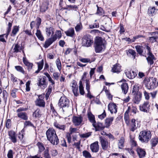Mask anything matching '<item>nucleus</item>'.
Instances as JSON below:
<instances>
[{
    "instance_id": "aec40b11",
    "label": "nucleus",
    "mask_w": 158,
    "mask_h": 158,
    "mask_svg": "<svg viewBox=\"0 0 158 158\" xmlns=\"http://www.w3.org/2000/svg\"><path fill=\"white\" fill-rule=\"evenodd\" d=\"M136 151L139 158H143L145 156L146 153L144 149L141 148H138L136 150Z\"/></svg>"
},
{
    "instance_id": "c756f323",
    "label": "nucleus",
    "mask_w": 158,
    "mask_h": 158,
    "mask_svg": "<svg viewBox=\"0 0 158 158\" xmlns=\"http://www.w3.org/2000/svg\"><path fill=\"white\" fill-rule=\"evenodd\" d=\"M23 61L24 64L28 67V69H31L32 68L33 65V64L28 62L26 58H23Z\"/></svg>"
},
{
    "instance_id": "f704fd0d",
    "label": "nucleus",
    "mask_w": 158,
    "mask_h": 158,
    "mask_svg": "<svg viewBox=\"0 0 158 158\" xmlns=\"http://www.w3.org/2000/svg\"><path fill=\"white\" fill-rule=\"evenodd\" d=\"M78 9V7L75 5H68L66 6L65 9H67L68 10H74L77 11Z\"/></svg>"
},
{
    "instance_id": "09e8293b",
    "label": "nucleus",
    "mask_w": 158,
    "mask_h": 158,
    "mask_svg": "<svg viewBox=\"0 0 158 158\" xmlns=\"http://www.w3.org/2000/svg\"><path fill=\"white\" fill-rule=\"evenodd\" d=\"M33 116L36 118H40L41 116L40 112L39 110H36L33 113Z\"/></svg>"
},
{
    "instance_id": "052dcab7",
    "label": "nucleus",
    "mask_w": 158,
    "mask_h": 158,
    "mask_svg": "<svg viewBox=\"0 0 158 158\" xmlns=\"http://www.w3.org/2000/svg\"><path fill=\"white\" fill-rule=\"evenodd\" d=\"M138 89L137 86L136 85H134L132 88V93L133 94L135 95L136 94L137 92H138Z\"/></svg>"
},
{
    "instance_id": "bb28decb",
    "label": "nucleus",
    "mask_w": 158,
    "mask_h": 158,
    "mask_svg": "<svg viewBox=\"0 0 158 158\" xmlns=\"http://www.w3.org/2000/svg\"><path fill=\"white\" fill-rule=\"evenodd\" d=\"M88 117L89 121L92 123V125L95 124L96 121L94 116L91 112H89L88 114Z\"/></svg>"
},
{
    "instance_id": "5701e85b",
    "label": "nucleus",
    "mask_w": 158,
    "mask_h": 158,
    "mask_svg": "<svg viewBox=\"0 0 158 158\" xmlns=\"http://www.w3.org/2000/svg\"><path fill=\"white\" fill-rule=\"evenodd\" d=\"M64 32L67 36L71 37H73L75 35L74 28L72 27L69 28Z\"/></svg>"
},
{
    "instance_id": "49530a36",
    "label": "nucleus",
    "mask_w": 158,
    "mask_h": 158,
    "mask_svg": "<svg viewBox=\"0 0 158 158\" xmlns=\"http://www.w3.org/2000/svg\"><path fill=\"white\" fill-rule=\"evenodd\" d=\"M97 10L96 14L99 15H102L104 14V11L102 8L101 7H99L97 5Z\"/></svg>"
},
{
    "instance_id": "a18cd8bd",
    "label": "nucleus",
    "mask_w": 158,
    "mask_h": 158,
    "mask_svg": "<svg viewBox=\"0 0 158 158\" xmlns=\"http://www.w3.org/2000/svg\"><path fill=\"white\" fill-rule=\"evenodd\" d=\"M12 26V23L10 22H9L8 25V27L7 28L6 35V36H5L6 38H7L9 33L11 31Z\"/></svg>"
},
{
    "instance_id": "5fc2aeb1",
    "label": "nucleus",
    "mask_w": 158,
    "mask_h": 158,
    "mask_svg": "<svg viewBox=\"0 0 158 158\" xmlns=\"http://www.w3.org/2000/svg\"><path fill=\"white\" fill-rule=\"evenodd\" d=\"M158 36H154L149 37V40L150 42L152 43H153L156 42Z\"/></svg>"
},
{
    "instance_id": "b1692460",
    "label": "nucleus",
    "mask_w": 158,
    "mask_h": 158,
    "mask_svg": "<svg viewBox=\"0 0 158 158\" xmlns=\"http://www.w3.org/2000/svg\"><path fill=\"white\" fill-rule=\"evenodd\" d=\"M157 10L155 7H149L148 10V14L150 16H153L156 15Z\"/></svg>"
},
{
    "instance_id": "20e7f679",
    "label": "nucleus",
    "mask_w": 158,
    "mask_h": 158,
    "mask_svg": "<svg viewBox=\"0 0 158 158\" xmlns=\"http://www.w3.org/2000/svg\"><path fill=\"white\" fill-rule=\"evenodd\" d=\"M151 132L149 131H141L139 133V139L142 143H147L151 138Z\"/></svg>"
},
{
    "instance_id": "6e6d98bb",
    "label": "nucleus",
    "mask_w": 158,
    "mask_h": 158,
    "mask_svg": "<svg viewBox=\"0 0 158 158\" xmlns=\"http://www.w3.org/2000/svg\"><path fill=\"white\" fill-rule=\"evenodd\" d=\"M15 69L18 71L24 74V71L23 68L20 66H16L15 67Z\"/></svg>"
},
{
    "instance_id": "6e6552de",
    "label": "nucleus",
    "mask_w": 158,
    "mask_h": 158,
    "mask_svg": "<svg viewBox=\"0 0 158 158\" xmlns=\"http://www.w3.org/2000/svg\"><path fill=\"white\" fill-rule=\"evenodd\" d=\"M150 104L148 101L144 102L143 103L139 106L140 110L141 111L148 113L150 110Z\"/></svg>"
},
{
    "instance_id": "603ef678",
    "label": "nucleus",
    "mask_w": 158,
    "mask_h": 158,
    "mask_svg": "<svg viewBox=\"0 0 158 158\" xmlns=\"http://www.w3.org/2000/svg\"><path fill=\"white\" fill-rule=\"evenodd\" d=\"M24 127H28V126H30L33 127L34 128H35V127L33 124L30 121H26L24 123Z\"/></svg>"
},
{
    "instance_id": "8fccbe9b",
    "label": "nucleus",
    "mask_w": 158,
    "mask_h": 158,
    "mask_svg": "<svg viewBox=\"0 0 158 158\" xmlns=\"http://www.w3.org/2000/svg\"><path fill=\"white\" fill-rule=\"evenodd\" d=\"M56 63L58 69L59 71H60L61 69V64L59 58H57L56 59Z\"/></svg>"
},
{
    "instance_id": "473e14b6",
    "label": "nucleus",
    "mask_w": 158,
    "mask_h": 158,
    "mask_svg": "<svg viewBox=\"0 0 158 158\" xmlns=\"http://www.w3.org/2000/svg\"><path fill=\"white\" fill-rule=\"evenodd\" d=\"M19 31V26H14L13 28L11 36H15L16 34Z\"/></svg>"
},
{
    "instance_id": "2eb2a0df",
    "label": "nucleus",
    "mask_w": 158,
    "mask_h": 158,
    "mask_svg": "<svg viewBox=\"0 0 158 158\" xmlns=\"http://www.w3.org/2000/svg\"><path fill=\"white\" fill-rule=\"evenodd\" d=\"M45 31L46 34L48 36L51 35V37L54 33V28L51 26H48L46 27Z\"/></svg>"
},
{
    "instance_id": "7ed1b4c3",
    "label": "nucleus",
    "mask_w": 158,
    "mask_h": 158,
    "mask_svg": "<svg viewBox=\"0 0 158 158\" xmlns=\"http://www.w3.org/2000/svg\"><path fill=\"white\" fill-rule=\"evenodd\" d=\"M61 37V32L60 30H57L54 35H53L52 36L47 40L44 44V47L45 48H48L55 41L57 38H60Z\"/></svg>"
},
{
    "instance_id": "dca6fc26",
    "label": "nucleus",
    "mask_w": 158,
    "mask_h": 158,
    "mask_svg": "<svg viewBox=\"0 0 158 158\" xmlns=\"http://www.w3.org/2000/svg\"><path fill=\"white\" fill-rule=\"evenodd\" d=\"M93 126L95 128L96 131L102 130L104 129L105 128L104 126L102 123L100 122H97L96 123V122L95 123V124L93 125Z\"/></svg>"
},
{
    "instance_id": "39448f33",
    "label": "nucleus",
    "mask_w": 158,
    "mask_h": 158,
    "mask_svg": "<svg viewBox=\"0 0 158 158\" xmlns=\"http://www.w3.org/2000/svg\"><path fill=\"white\" fill-rule=\"evenodd\" d=\"M93 38L89 35L83 36L82 39L81 44L82 46L89 47L93 43Z\"/></svg>"
},
{
    "instance_id": "c85d7f7f",
    "label": "nucleus",
    "mask_w": 158,
    "mask_h": 158,
    "mask_svg": "<svg viewBox=\"0 0 158 158\" xmlns=\"http://www.w3.org/2000/svg\"><path fill=\"white\" fill-rule=\"evenodd\" d=\"M114 119L113 117H110L106 118L105 120V125L106 127L108 128L112 123Z\"/></svg>"
},
{
    "instance_id": "c9c22d12",
    "label": "nucleus",
    "mask_w": 158,
    "mask_h": 158,
    "mask_svg": "<svg viewBox=\"0 0 158 158\" xmlns=\"http://www.w3.org/2000/svg\"><path fill=\"white\" fill-rule=\"evenodd\" d=\"M37 28L36 32L35 33L36 35L39 39L41 41H43L44 40V38L41 34L40 31Z\"/></svg>"
},
{
    "instance_id": "c03bdc74",
    "label": "nucleus",
    "mask_w": 158,
    "mask_h": 158,
    "mask_svg": "<svg viewBox=\"0 0 158 158\" xmlns=\"http://www.w3.org/2000/svg\"><path fill=\"white\" fill-rule=\"evenodd\" d=\"M83 156L85 158H92L91 155L90 153L88 151L85 150L82 152Z\"/></svg>"
},
{
    "instance_id": "69168bd1",
    "label": "nucleus",
    "mask_w": 158,
    "mask_h": 158,
    "mask_svg": "<svg viewBox=\"0 0 158 158\" xmlns=\"http://www.w3.org/2000/svg\"><path fill=\"white\" fill-rule=\"evenodd\" d=\"M60 75V73L57 72H54L53 74V76L54 79L56 80H58L59 78V77Z\"/></svg>"
},
{
    "instance_id": "cd10ccee",
    "label": "nucleus",
    "mask_w": 158,
    "mask_h": 158,
    "mask_svg": "<svg viewBox=\"0 0 158 158\" xmlns=\"http://www.w3.org/2000/svg\"><path fill=\"white\" fill-rule=\"evenodd\" d=\"M121 87L123 92L124 94H126L127 93L128 89L127 84L126 83H123L121 85Z\"/></svg>"
},
{
    "instance_id": "864d4df0",
    "label": "nucleus",
    "mask_w": 158,
    "mask_h": 158,
    "mask_svg": "<svg viewBox=\"0 0 158 158\" xmlns=\"http://www.w3.org/2000/svg\"><path fill=\"white\" fill-rule=\"evenodd\" d=\"M128 54L132 55L134 59L135 58L136 53L134 50L131 49H129L128 51Z\"/></svg>"
},
{
    "instance_id": "0e129e2a",
    "label": "nucleus",
    "mask_w": 158,
    "mask_h": 158,
    "mask_svg": "<svg viewBox=\"0 0 158 158\" xmlns=\"http://www.w3.org/2000/svg\"><path fill=\"white\" fill-rule=\"evenodd\" d=\"M31 82V81H28L26 83V91L28 92L30 90V85Z\"/></svg>"
},
{
    "instance_id": "f03ea898",
    "label": "nucleus",
    "mask_w": 158,
    "mask_h": 158,
    "mask_svg": "<svg viewBox=\"0 0 158 158\" xmlns=\"http://www.w3.org/2000/svg\"><path fill=\"white\" fill-rule=\"evenodd\" d=\"M144 83L146 87L148 89H154L158 85L156 79L155 78H146L144 80Z\"/></svg>"
},
{
    "instance_id": "a878e982",
    "label": "nucleus",
    "mask_w": 158,
    "mask_h": 158,
    "mask_svg": "<svg viewBox=\"0 0 158 158\" xmlns=\"http://www.w3.org/2000/svg\"><path fill=\"white\" fill-rule=\"evenodd\" d=\"M113 72L118 73L121 71V66L119 64H116L114 65L112 69Z\"/></svg>"
},
{
    "instance_id": "de8ad7c7",
    "label": "nucleus",
    "mask_w": 158,
    "mask_h": 158,
    "mask_svg": "<svg viewBox=\"0 0 158 158\" xmlns=\"http://www.w3.org/2000/svg\"><path fill=\"white\" fill-rule=\"evenodd\" d=\"M37 145L39 148L40 152H41L45 149V148L42 143L39 142L37 143Z\"/></svg>"
},
{
    "instance_id": "bf43d9fd",
    "label": "nucleus",
    "mask_w": 158,
    "mask_h": 158,
    "mask_svg": "<svg viewBox=\"0 0 158 158\" xmlns=\"http://www.w3.org/2000/svg\"><path fill=\"white\" fill-rule=\"evenodd\" d=\"M37 64H38V69L41 70L42 69L44 65L43 60H42L41 61L37 63Z\"/></svg>"
},
{
    "instance_id": "13d9d810",
    "label": "nucleus",
    "mask_w": 158,
    "mask_h": 158,
    "mask_svg": "<svg viewBox=\"0 0 158 158\" xmlns=\"http://www.w3.org/2000/svg\"><path fill=\"white\" fill-rule=\"evenodd\" d=\"M92 132H88L85 134H83L80 135L81 138H87L89 137L91 135Z\"/></svg>"
},
{
    "instance_id": "4468645a",
    "label": "nucleus",
    "mask_w": 158,
    "mask_h": 158,
    "mask_svg": "<svg viewBox=\"0 0 158 158\" xmlns=\"http://www.w3.org/2000/svg\"><path fill=\"white\" fill-rule=\"evenodd\" d=\"M108 109L112 114L116 113L117 112V106L114 103H109L108 105Z\"/></svg>"
},
{
    "instance_id": "79ce46f5",
    "label": "nucleus",
    "mask_w": 158,
    "mask_h": 158,
    "mask_svg": "<svg viewBox=\"0 0 158 158\" xmlns=\"http://www.w3.org/2000/svg\"><path fill=\"white\" fill-rule=\"evenodd\" d=\"M48 8V6L45 3L42 4L40 6V11L42 12H45Z\"/></svg>"
},
{
    "instance_id": "ea45409f",
    "label": "nucleus",
    "mask_w": 158,
    "mask_h": 158,
    "mask_svg": "<svg viewBox=\"0 0 158 158\" xmlns=\"http://www.w3.org/2000/svg\"><path fill=\"white\" fill-rule=\"evenodd\" d=\"M136 123L135 120L134 119H132L131 120V130L132 131H134L136 128Z\"/></svg>"
},
{
    "instance_id": "4d7b16f0",
    "label": "nucleus",
    "mask_w": 158,
    "mask_h": 158,
    "mask_svg": "<svg viewBox=\"0 0 158 158\" xmlns=\"http://www.w3.org/2000/svg\"><path fill=\"white\" fill-rule=\"evenodd\" d=\"M51 111L52 112V116H53V115L54 116H56L57 115V113L55 110L52 104L50 105Z\"/></svg>"
},
{
    "instance_id": "774afa93",
    "label": "nucleus",
    "mask_w": 158,
    "mask_h": 158,
    "mask_svg": "<svg viewBox=\"0 0 158 158\" xmlns=\"http://www.w3.org/2000/svg\"><path fill=\"white\" fill-rule=\"evenodd\" d=\"M13 151L12 150H10L8 152L7 156L8 158H13Z\"/></svg>"
},
{
    "instance_id": "e433bc0d",
    "label": "nucleus",
    "mask_w": 158,
    "mask_h": 158,
    "mask_svg": "<svg viewBox=\"0 0 158 158\" xmlns=\"http://www.w3.org/2000/svg\"><path fill=\"white\" fill-rule=\"evenodd\" d=\"M53 125L55 127L63 131H64L65 129V126L64 125L60 124L56 122H55Z\"/></svg>"
},
{
    "instance_id": "338daca9",
    "label": "nucleus",
    "mask_w": 158,
    "mask_h": 158,
    "mask_svg": "<svg viewBox=\"0 0 158 158\" xmlns=\"http://www.w3.org/2000/svg\"><path fill=\"white\" fill-rule=\"evenodd\" d=\"M152 146L153 147L155 146L158 142V138H155L153 139L152 140Z\"/></svg>"
},
{
    "instance_id": "37998d69",
    "label": "nucleus",
    "mask_w": 158,
    "mask_h": 158,
    "mask_svg": "<svg viewBox=\"0 0 158 158\" xmlns=\"http://www.w3.org/2000/svg\"><path fill=\"white\" fill-rule=\"evenodd\" d=\"M73 85L72 86V89L74 95L76 96H77L78 95L77 93L78 88L76 86L75 84H73Z\"/></svg>"
},
{
    "instance_id": "3c124183",
    "label": "nucleus",
    "mask_w": 158,
    "mask_h": 158,
    "mask_svg": "<svg viewBox=\"0 0 158 158\" xmlns=\"http://www.w3.org/2000/svg\"><path fill=\"white\" fill-rule=\"evenodd\" d=\"M75 29L77 32L79 31L82 28V26L81 23H79L77 24V26L75 27Z\"/></svg>"
},
{
    "instance_id": "a211bd4d",
    "label": "nucleus",
    "mask_w": 158,
    "mask_h": 158,
    "mask_svg": "<svg viewBox=\"0 0 158 158\" xmlns=\"http://www.w3.org/2000/svg\"><path fill=\"white\" fill-rule=\"evenodd\" d=\"M141 93L140 92H137L136 94L135 95L133 102L135 104H138L141 99Z\"/></svg>"
},
{
    "instance_id": "4be33fe9",
    "label": "nucleus",
    "mask_w": 158,
    "mask_h": 158,
    "mask_svg": "<svg viewBox=\"0 0 158 158\" xmlns=\"http://www.w3.org/2000/svg\"><path fill=\"white\" fill-rule=\"evenodd\" d=\"M125 73L128 78L131 79L134 78L137 75L136 72L131 70L129 71H127L125 72Z\"/></svg>"
},
{
    "instance_id": "0eeeda50",
    "label": "nucleus",
    "mask_w": 158,
    "mask_h": 158,
    "mask_svg": "<svg viewBox=\"0 0 158 158\" xmlns=\"http://www.w3.org/2000/svg\"><path fill=\"white\" fill-rule=\"evenodd\" d=\"M46 80V77L45 76L40 77L38 79V85L42 89H44L47 87L48 82Z\"/></svg>"
},
{
    "instance_id": "423d86ee",
    "label": "nucleus",
    "mask_w": 158,
    "mask_h": 158,
    "mask_svg": "<svg viewBox=\"0 0 158 158\" xmlns=\"http://www.w3.org/2000/svg\"><path fill=\"white\" fill-rule=\"evenodd\" d=\"M69 100L64 96L61 97L58 103V106L62 108L63 112L69 107Z\"/></svg>"
},
{
    "instance_id": "393cba45",
    "label": "nucleus",
    "mask_w": 158,
    "mask_h": 158,
    "mask_svg": "<svg viewBox=\"0 0 158 158\" xmlns=\"http://www.w3.org/2000/svg\"><path fill=\"white\" fill-rule=\"evenodd\" d=\"M17 115L19 118L23 120H27L28 119V117L27 114L25 112L18 113Z\"/></svg>"
},
{
    "instance_id": "ddd939ff",
    "label": "nucleus",
    "mask_w": 158,
    "mask_h": 158,
    "mask_svg": "<svg viewBox=\"0 0 158 158\" xmlns=\"http://www.w3.org/2000/svg\"><path fill=\"white\" fill-rule=\"evenodd\" d=\"M46 135L47 139L56 135L55 131L52 128H49L46 132Z\"/></svg>"
},
{
    "instance_id": "a19ab883",
    "label": "nucleus",
    "mask_w": 158,
    "mask_h": 158,
    "mask_svg": "<svg viewBox=\"0 0 158 158\" xmlns=\"http://www.w3.org/2000/svg\"><path fill=\"white\" fill-rule=\"evenodd\" d=\"M105 89V92L106 95L107 96L108 98L109 99H111L112 98V96L111 95L109 91L106 89V87L105 86H103V89L101 93Z\"/></svg>"
},
{
    "instance_id": "4c0bfd02",
    "label": "nucleus",
    "mask_w": 158,
    "mask_h": 158,
    "mask_svg": "<svg viewBox=\"0 0 158 158\" xmlns=\"http://www.w3.org/2000/svg\"><path fill=\"white\" fill-rule=\"evenodd\" d=\"M124 139L123 137L121 138L119 140L118 143V148L120 149L124 147Z\"/></svg>"
},
{
    "instance_id": "9d476101",
    "label": "nucleus",
    "mask_w": 158,
    "mask_h": 158,
    "mask_svg": "<svg viewBox=\"0 0 158 158\" xmlns=\"http://www.w3.org/2000/svg\"><path fill=\"white\" fill-rule=\"evenodd\" d=\"M38 96V98L35 101V105L40 107H44L45 106V102L44 100V95H40Z\"/></svg>"
},
{
    "instance_id": "680f3d73",
    "label": "nucleus",
    "mask_w": 158,
    "mask_h": 158,
    "mask_svg": "<svg viewBox=\"0 0 158 158\" xmlns=\"http://www.w3.org/2000/svg\"><path fill=\"white\" fill-rule=\"evenodd\" d=\"M80 61L83 63H91V61L90 59L88 58H83L79 59Z\"/></svg>"
},
{
    "instance_id": "2f4dec72",
    "label": "nucleus",
    "mask_w": 158,
    "mask_h": 158,
    "mask_svg": "<svg viewBox=\"0 0 158 158\" xmlns=\"http://www.w3.org/2000/svg\"><path fill=\"white\" fill-rule=\"evenodd\" d=\"M137 109L135 106H129L127 111H128L131 112H133L134 114H136V113Z\"/></svg>"
},
{
    "instance_id": "6ab92c4d",
    "label": "nucleus",
    "mask_w": 158,
    "mask_h": 158,
    "mask_svg": "<svg viewBox=\"0 0 158 158\" xmlns=\"http://www.w3.org/2000/svg\"><path fill=\"white\" fill-rule=\"evenodd\" d=\"M8 135L9 138L11 141L14 143H16L17 139L15 136V133L13 131H11L8 132Z\"/></svg>"
},
{
    "instance_id": "9b49d317",
    "label": "nucleus",
    "mask_w": 158,
    "mask_h": 158,
    "mask_svg": "<svg viewBox=\"0 0 158 158\" xmlns=\"http://www.w3.org/2000/svg\"><path fill=\"white\" fill-rule=\"evenodd\" d=\"M83 120V117L81 116H74L73 118V122L75 126H78L81 125Z\"/></svg>"
},
{
    "instance_id": "1a4fd4ad",
    "label": "nucleus",
    "mask_w": 158,
    "mask_h": 158,
    "mask_svg": "<svg viewBox=\"0 0 158 158\" xmlns=\"http://www.w3.org/2000/svg\"><path fill=\"white\" fill-rule=\"evenodd\" d=\"M99 141L102 149L104 150H106L110 145L107 140L104 137L101 136L99 137Z\"/></svg>"
},
{
    "instance_id": "f257e3e1",
    "label": "nucleus",
    "mask_w": 158,
    "mask_h": 158,
    "mask_svg": "<svg viewBox=\"0 0 158 158\" xmlns=\"http://www.w3.org/2000/svg\"><path fill=\"white\" fill-rule=\"evenodd\" d=\"M105 41L100 37H96L95 41V51L99 53L105 48Z\"/></svg>"
},
{
    "instance_id": "412c9836",
    "label": "nucleus",
    "mask_w": 158,
    "mask_h": 158,
    "mask_svg": "<svg viewBox=\"0 0 158 158\" xmlns=\"http://www.w3.org/2000/svg\"><path fill=\"white\" fill-rule=\"evenodd\" d=\"M148 56L146 58L148 63L150 65H152L154 63V60H155V58L152 53L148 54Z\"/></svg>"
},
{
    "instance_id": "f8f14e48",
    "label": "nucleus",
    "mask_w": 158,
    "mask_h": 158,
    "mask_svg": "<svg viewBox=\"0 0 158 158\" xmlns=\"http://www.w3.org/2000/svg\"><path fill=\"white\" fill-rule=\"evenodd\" d=\"M90 148L92 152L97 153L99 151V148L98 142L97 141L91 144Z\"/></svg>"
},
{
    "instance_id": "72a5a7b5",
    "label": "nucleus",
    "mask_w": 158,
    "mask_h": 158,
    "mask_svg": "<svg viewBox=\"0 0 158 158\" xmlns=\"http://www.w3.org/2000/svg\"><path fill=\"white\" fill-rule=\"evenodd\" d=\"M21 50V47L18 44H15V47L13 49L14 52L18 53L20 52Z\"/></svg>"
},
{
    "instance_id": "f3484780",
    "label": "nucleus",
    "mask_w": 158,
    "mask_h": 158,
    "mask_svg": "<svg viewBox=\"0 0 158 158\" xmlns=\"http://www.w3.org/2000/svg\"><path fill=\"white\" fill-rule=\"evenodd\" d=\"M48 140L53 145H57L59 142V140L56 135H54Z\"/></svg>"
},
{
    "instance_id": "e2e57ef3",
    "label": "nucleus",
    "mask_w": 158,
    "mask_h": 158,
    "mask_svg": "<svg viewBox=\"0 0 158 158\" xmlns=\"http://www.w3.org/2000/svg\"><path fill=\"white\" fill-rule=\"evenodd\" d=\"M44 157L45 158H51L48 150H46L44 152Z\"/></svg>"
},
{
    "instance_id": "7c9ffc66",
    "label": "nucleus",
    "mask_w": 158,
    "mask_h": 158,
    "mask_svg": "<svg viewBox=\"0 0 158 158\" xmlns=\"http://www.w3.org/2000/svg\"><path fill=\"white\" fill-rule=\"evenodd\" d=\"M137 52L140 55H142L144 48L143 46L140 45H137L135 46Z\"/></svg>"
},
{
    "instance_id": "58836bf2",
    "label": "nucleus",
    "mask_w": 158,
    "mask_h": 158,
    "mask_svg": "<svg viewBox=\"0 0 158 158\" xmlns=\"http://www.w3.org/2000/svg\"><path fill=\"white\" fill-rule=\"evenodd\" d=\"M79 89L80 94L81 95H84L85 92L84 89V87L83 86L82 82L80 81L79 82Z\"/></svg>"
}]
</instances>
